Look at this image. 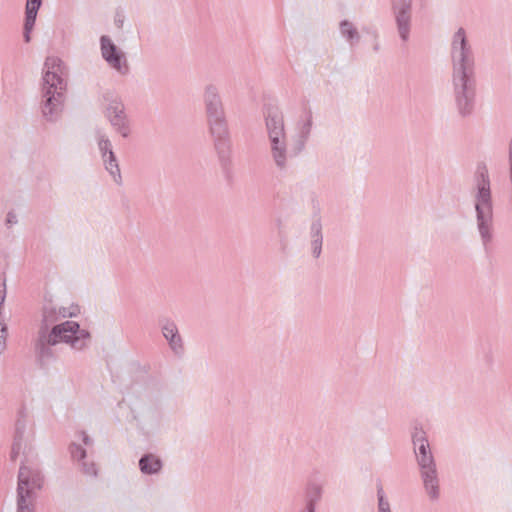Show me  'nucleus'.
Instances as JSON below:
<instances>
[{
    "instance_id": "obj_1",
    "label": "nucleus",
    "mask_w": 512,
    "mask_h": 512,
    "mask_svg": "<svg viewBox=\"0 0 512 512\" xmlns=\"http://www.w3.org/2000/svg\"><path fill=\"white\" fill-rule=\"evenodd\" d=\"M264 122L271 160L279 172H286L291 159L300 155L306 147L313 126L312 112L310 110L305 112L297 122L291 149L288 146L283 113L277 109H268L264 115Z\"/></svg>"
},
{
    "instance_id": "obj_2",
    "label": "nucleus",
    "mask_w": 512,
    "mask_h": 512,
    "mask_svg": "<svg viewBox=\"0 0 512 512\" xmlns=\"http://www.w3.org/2000/svg\"><path fill=\"white\" fill-rule=\"evenodd\" d=\"M40 112L49 123H56L62 116L65 103L66 82L62 77V62L57 57H47L44 63Z\"/></svg>"
},
{
    "instance_id": "obj_3",
    "label": "nucleus",
    "mask_w": 512,
    "mask_h": 512,
    "mask_svg": "<svg viewBox=\"0 0 512 512\" xmlns=\"http://www.w3.org/2000/svg\"><path fill=\"white\" fill-rule=\"evenodd\" d=\"M203 104L209 132L214 140V147L221 163L229 161L230 133L224 103L219 87L208 83L203 90Z\"/></svg>"
},
{
    "instance_id": "obj_4",
    "label": "nucleus",
    "mask_w": 512,
    "mask_h": 512,
    "mask_svg": "<svg viewBox=\"0 0 512 512\" xmlns=\"http://www.w3.org/2000/svg\"><path fill=\"white\" fill-rule=\"evenodd\" d=\"M476 227L482 247L488 252L494 239V213L490 179L486 168L477 171L473 188Z\"/></svg>"
},
{
    "instance_id": "obj_5",
    "label": "nucleus",
    "mask_w": 512,
    "mask_h": 512,
    "mask_svg": "<svg viewBox=\"0 0 512 512\" xmlns=\"http://www.w3.org/2000/svg\"><path fill=\"white\" fill-rule=\"evenodd\" d=\"M412 442L423 488L431 501L440 497V480L432 449L422 428L415 427Z\"/></svg>"
},
{
    "instance_id": "obj_6",
    "label": "nucleus",
    "mask_w": 512,
    "mask_h": 512,
    "mask_svg": "<svg viewBox=\"0 0 512 512\" xmlns=\"http://www.w3.org/2000/svg\"><path fill=\"white\" fill-rule=\"evenodd\" d=\"M90 340V332L81 328L78 322L72 320H66L58 325H54L47 333L49 344H66L77 352L85 350Z\"/></svg>"
},
{
    "instance_id": "obj_7",
    "label": "nucleus",
    "mask_w": 512,
    "mask_h": 512,
    "mask_svg": "<svg viewBox=\"0 0 512 512\" xmlns=\"http://www.w3.org/2000/svg\"><path fill=\"white\" fill-rule=\"evenodd\" d=\"M43 485L39 470L21 465L18 473L17 512H35L36 491Z\"/></svg>"
},
{
    "instance_id": "obj_8",
    "label": "nucleus",
    "mask_w": 512,
    "mask_h": 512,
    "mask_svg": "<svg viewBox=\"0 0 512 512\" xmlns=\"http://www.w3.org/2000/svg\"><path fill=\"white\" fill-rule=\"evenodd\" d=\"M452 75L475 74V57L466 31L460 27L451 39Z\"/></svg>"
},
{
    "instance_id": "obj_9",
    "label": "nucleus",
    "mask_w": 512,
    "mask_h": 512,
    "mask_svg": "<svg viewBox=\"0 0 512 512\" xmlns=\"http://www.w3.org/2000/svg\"><path fill=\"white\" fill-rule=\"evenodd\" d=\"M456 109L461 117L472 115L476 103V75H452Z\"/></svg>"
},
{
    "instance_id": "obj_10",
    "label": "nucleus",
    "mask_w": 512,
    "mask_h": 512,
    "mask_svg": "<svg viewBox=\"0 0 512 512\" xmlns=\"http://www.w3.org/2000/svg\"><path fill=\"white\" fill-rule=\"evenodd\" d=\"M80 313L78 305L64 306L52 300L45 301L41 312V326L39 332L48 333L54 325L66 318L76 317Z\"/></svg>"
},
{
    "instance_id": "obj_11",
    "label": "nucleus",
    "mask_w": 512,
    "mask_h": 512,
    "mask_svg": "<svg viewBox=\"0 0 512 512\" xmlns=\"http://www.w3.org/2000/svg\"><path fill=\"white\" fill-rule=\"evenodd\" d=\"M100 49L103 59L110 68L120 75L129 73L130 67L125 53L114 44L109 36H101Z\"/></svg>"
},
{
    "instance_id": "obj_12",
    "label": "nucleus",
    "mask_w": 512,
    "mask_h": 512,
    "mask_svg": "<svg viewBox=\"0 0 512 512\" xmlns=\"http://www.w3.org/2000/svg\"><path fill=\"white\" fill-rule=\"evenodd\" d=\"M391 4L399 36L406 42L410 34L412 0H391Z\"/></svg>"
},
{
    "instance_id": "obj_13",
    "label": "nucleus",
    "mask_w": 512,
    "mask_h": 512,
    "mask_svg": "<svg viewBox=\"0 0 512 512\" xmlns=\"http://www.w3.org/2000/svg\"><path fill=\"white\" fill-rule=\"evenodd\" d=\"M106 117L112 127L124 138L130 134V126L125 114L124 105L118 101H112L106 108Z\"/></svg>"
},
{
    "instance_id": "obj_14",
    "label": "nucleus",
    "mask_w": 512,
    "mask_h": 512,
    "mask_svg": "<svg viewBox=\"0 0 512 512\" xmlns=\"http://www.w3.org/2000/svg\"><path fill=\"white\" fill-rule=\"evenodd\" d=\"M323 485L317 481H309L305 487L304 506L300 512H315L316 505L323 496Z\"/></svg>"
},
{
    "instance_id": "obj_15",
    "label": "nucleus",
    "mask_w": 512,
    "mask_h": 512,
    "mask_svg": "<svg viewBox=\"0 0 512 512\" xmlns=\"http://www.w3.org/2000/svg\"><path fill=\"white\" fill-rule=\"evenodd\" d=\"M161 331L171 350L177 355L182 354L183 342L176 324L173 321L165 320L161 324Z\"/></svg>"
},
{
    "instance_id": "obj_16",
    "label": "nucleus",
    "mask_w": 512,
    "mask_h": 512,
    "mask_svg": "<svg viewBox=\"0 0 512 512\" xmlns=\"http://www.w3.org/2000/svg\"><path fill=\"white\" fill-rule=\"evenodd\" d=\"M311 251L314 258H319L322 252L323 234L320 219H315L310 226Z\"/></svg>"
},
{
    "instance_id": "obj_17",
    "label": "nucleus",
    "mask_w": 512,
    "mask_h": 512,
    "mask_svg": "<svg viewBox=\"0 0 512 512\" xmlns=\"http://www.w3.org/2000/svg\"><path fill=\"white\" fill-rule=\"evenodd\" d=\"M102 160H103L105 170L112 177L114 183L117 185H121L122 184V176H121L119 163L115 156V153L109 152L107 155L102 156Z\"/></svg>"
},
{
    "instance_id": "obj_18",
    "label": "nucleus",
    "mask_w": 512,
    "mask_h": 512,
    "mask_svg": "<svg viewBox=\"0 0 512 512\" xmlns=\"http://www.w3.org/2000/svg\"><path fill=\"white\" fill-rule=\"evenodd\" d=\"M139 468L144 474H157L162 469V461L153 454H146L140 458Z\"/></svg>"
},
{
    "instance_id": "obj_19",
    "label": "nucleus",
    "mask_w": 512,
    "mask_h": 512,
    "mask_svg": "<svg viewBox=\"0 0 512 512\" xmlns=\"http://www.w3.org/2000/svg\"><path fill=\"white\" fill-rule=\"evenodd\" d=\"M95 140L97 142L98 149L101 153V157L107 155L109 152H113L112 143L103 129H95Z\"/></svg>"
},
{
    "instance_id": "obj_20",
    "label": "nucleus",
    "mask_w": 512,
    "mask_h": 512,
    "mask_svg": "<svg viewBox=\"0 0 512 512\" xmlns=\"http://www.w3.org/2000/svg\"><path fill=\"white\" fill-rule=\"evenodd\" d=\"M340 33L350 44L358 42L360 39V35L355 26L347 20L340 23Z\"/></svg>"
},
{
    "instance_id": "obj_21",
    "label": "nucleus",
    "mask_w": 512,
    "mask_h": 512,
    "mask_svg": "<svg viewBox=\"0 0 512 512\" xmlns=\"http://www.w3.org/2000/svg\"><path fill=\"white\" fill-rule=\"evenodd\" d=\"M53 344H49L47 341V333L39 332V342L37 344V351L41 359H47L52 356L51 347Z\"/></svg>"
},
{
    "instance_id": "obj_22",
    "label": "nucleus",
    "mask_w": 512,
    "mask_h": 512,
    "mask_svg": "<svg viewBox=\"0 0 512 512\" xmlns=\"http://www.w3.org/2000/svg\"><path fill=\"white\" fill-rule=\"evenodd\" d=\"M37 13L32 14V18H29V11H25V23H24V40L25 42L30 41V32L32 31L35 21H36Z\"/></svg>"
},
{
    "instance_id": "obj_23",
    "label": "nucleus",
    "mask_w": 512,
    "mask_h": 512,
    "mask_svg": "<svg viewBox=\"0 0 512 512\" xmlns=\"http://www.w3.org/2000/svg\"><path fill=\"white\" fill-rule=\"evenodd\" d=\"M378 512H392L389 501L386 499L383 488L377 490Z\"/></svg>"
},
{
    "instance_id": "obj_24",
    "label": "nucleus",
    "mask_w": 512,
    "mask_h": 512,
    "mask_svg": "<svg viewBox=\"0 0 512 512\" xmlns=\"http://www.w3.org/2000/svg\"><path fill=\"white\" fill-rule=\"evenodd\" d=\"M70 452L74 460L82 463L86 460V451L78 444H72L70 446Z\"/></svg>"
},
{
    "instance_id": "obj_25",
    "label": "nucleus",
    "mask_w": 512,
    "mask_h": 512,
    "mask_svg": "<svg viewBox=\"0 0 512 512\" xmlns=\"http://www.w3.org/2000/svg\"><path fill=\"white\" fill-rule=\"evenodd\" d=\"M81 470L82 472L90 477H96L97 476V468L94 462H88L87 460L83 461L81 463Z\"/></svg>"
},
{
    "instance_id": "obj_26",
    "label": "nucleus",
    "mask_w": 512,
    "mask_h": 512,
    "mask_svg": "<svg viewBox=\"0 0 512 512\" xmlns=\"http://www.w3.org/2000/svg\"><path fill=\"white\" fill-rule=\"evenodd\" d=\"M25 447L24 438L19 439V437L15 436V440L11 450V458L15 460L16 457L21 453L22 449Z\"/></svg>"
},
{
    "instance_id": "obj_27",
    "label": "nucleus",
    "mask_w": 512,
    "mask_h": 512,
    "mask_svg": "<svg viewBox=\"0 0 512 512\" xmlns=\"http://www.w3.org/2000/svg\"><path fill=\"white\" fill-rule=\"evenodd\" d=\"M26 425H27V420L17 417L16 426H15V436L19 437V439L24 438Z\"/></svg>"
},
{
    "instance_id": "obj_28",
    "label": "nucleus",
    "mask_w": 512,
    "mask_h": 512,
    "mask_svg": "<svg viewBox=\"0 0 512 512\" xmlns=\"http://www.w3.org/2000/svg\"><path fill=\"white\" fill-rule=\"evenodd\" d=\"M42 5V0H27L26 10L29 11V18H32V14L38 13L39 8Z\"/></svg>"
},
{
    "instance_id": "obj_29",
    "label": "nucleus",
    "mask_w": 512,
    "mask_h": 512,
    "mask_svg": "<svg viewBox=\"0 0 512 512\" xmlns=\"http://www.w3.org/2000/svg\"><path fill=\"white\" fill-rule=\"evenodd\" d=\"M18 222V218H17V215L16 213H14L13 211H10L7 213V216H6V225L8 227L16 224Z\"/></svg>"
},
{
    "instance_id": "obj_30",
    "label": "nucleus",
    "mask_w": 512,
    "mask_h": 512,
    "mask_svg": "<svg viewBox=\"0 0 512 512\" xmlns=\"http://www.w3.org/2000/svg\"><path fill=\"white\" fill-rule=\"evenodd\" d=\"M28 414L29 413H28L27 408L23 406L17 412V417H20V418H23V419L27 420L28 419Z\"/></svg>"
},
{
    "instance_id": "obj_31",
    "label": "nucleus",
    "mask_w": 512,
    "mask_h": 512,
    "mask_svg": "<svg viewBox=\"0 0 512 512\" xmlns=\"http://www.w3.org/2000/svg\"><path fill=\"white\" fill-rule=\"evenodd\" d=\"M509 167H510V180L512 184V140L509 143Z\"/></svg>"
},
{
    "instance_id": "obj_32",
    "label": "nucleus",
    "mask_w": 512,
    "mask_h": 512,
    "mask_svg": "<svg viewBox=\"0 0 512 512\" xmlns=\"http://www.w3.org/2000/svg\"><path fill=\"white\" fill-rule=\"evenodd\" d=\"M82 441L85 445H91L92 444V439L85 433V432H82Z\"/></svg>"
}]
</instances>
